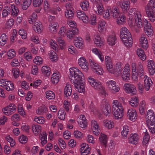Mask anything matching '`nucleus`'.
Returning a JSON list of instances; mask_svg holds the SVG:
<instances>
[{
	"mask_svg": "<svg viewBox=\"0 0 155 155\" xmlns=\"http://www.w3.org/2000/svg\"><path fill=\"white\" fill-rule=\"evenodd\" d=\"M70 77L73 78V83L76 90L79 93L84 94L85 92V86L83 80L84 76L78 68L72 67L69 69Z\"/></svg>",
	"mask_w": 155,
	"mask_h": 155,
	"instance_id": "nucleus-1",
	"label": "nucleus"
},
{
	"mask_svg": "<svg viewBox=\"0 0 155 155\" xmlns=\"http://www.w3.org/2000/svg\"><path fill=\"white\" fill-rule=\"evenodd\" d=\"M128 14L129 15L128 23L132 28L137 32H139V29L143 27V21L141 12L136 10L135 8L130 9Z\"/></svg>",
	"mask_w": 155,
	"mask_h": 155,
	"instance_id": "nucleus-2",
	"label": "nucleus"
},
{
	"mask_svg": "<svg viewBox=\"0 0 155 155\" xmlns=\"http://www.w3.org/2000/svg\"><path fill=\"white\" fill-rule=\"evenodd\" d=\"M112 107L114 119L116 120L121 119L124 116V108L122 104L118 100H114Z\"/></svg>",
	"mask_w": 155,
	"mask_h": 155,
	"instance_id": "nucleus-3",
	"label": "nucleus"
},
{
	"mask_svg": "<svg viewBox=\"0 0 155 155\" xmlns=\"http://www.w3.org/2000/svg\"><path fill=\"white\" fill-rule=\"evenodd\" d=\"M121 13L119 8L116 6H113L112 7L108 6L104 11L103 17L106 19L109 20L110 17H112L114 19H116Z\"/></svg>",
	"mask_w": 155,
	"mask_h": 155,
	"instance_id": "nucleus-4",
	"label": "nucleus"
},
{
	"mask_svg": "<svg viewBox=\"0 0 155 155\" xmlns=\"http://www.w3.org/2000/svg\"><path fill=\"white\" fill-rule=\"evenodd\" d=\"M132 78L134 81H136L138 80L139 76L141 77L144 74V71L142 64L139 63L138 66L135 62H133L131 64Z\"/></svg>",
	"mask_w": 155,
	"mask_h": 155,
	"instance_id": "nucleus-5",
	"label": "nucleus"
},
{
	"mask_svg": "<svg viewBox=\"0 0 155 155\" xmlns=\"http://www.w3.org/2000/svg\"><path fill=\"white\" fill-rule=\"evenodd\" d=\"M87 80L90 85L94 89L98 91L99 93L103 97L106 96L105 88L100 82L95 79L91 76H89L87 78Z\"/></svg>",
	"mask_w": 155,
	"mask_h": 155,
	"instance_id": "nucleus-6",
	"label": "nucleus"
},
{
	"mask_svg": "<svg viewBox=\"0 0 155 155\" xmlns=\"http://www.w3.org/2000/svg\"><path fill=\"white\" fill-rule=\"evenodd\" d=\"M146 14L149 20L152 22L155 21V1L150 0L145 7Z\"/></svg>",
	"mask_w": 155,
	"mask_h": 155,
	"instance_id": "nucleus-7",
	"label": "nucleus"
},
{
	"mask_svg": "<svg viewBox=\"0 0 155 155\" xmlns=\"http://www.w3.org/2000/svg\"><path fill=\"white\" fill-rule=\"evenodd\" d=\"M106 85L109 91L112 94H115L120 90L119 87L114 81H108L106 82Z\"/></svg>",
	"mask_w": 155,
	"mask_h": 155,
	"instance_id": "nucleus-8",
	"label": "nucleus"
},
{
	"mask_svg": "<svg viewBox=\"0 0 155 155\" xmlns=\"http://www.w3.org/2000/svg\"><path fill=\"white\" fill-rule=\"evenodd\" d=\"M144 30L146 35L151 37L153 35V28L150 22L147 19L143 20Z\"/></svg>",
	"mask_w": 155,
	"mask_h": 155,
	"instance_id": "nucleus-9",
	"label": "nucleus"
},
{
	"mask_svg": "<svg viewBox=\"0 0 155 155\" xmlns=\"http://www.w3.org/2000/svg\"><path fill=\"white\" fill-rule=\"evenodd\" d=\"M17 107L14 104L11 103L2 109V111L6 116H10L14 113L16 110Z\"/></svg>",
	"mask_w": 155,
	"mask_h": 155,
	"instance_id": "nucleus-10",
	"label": "nucleus"
},
{
	"mask_svg": "<svg viewBox=\"0 0 155 155\" xmlns=\"http://www.w3.org/2000/svg\"><path fill=\"white\" fill-rule=\"evenodd\" d=\"M124 89L125 92L128 94L136 95L137 90L135 86L130 83H125L124 85Z\"/></svg>",
	"mask_w": 155,
	"mask_h": 155,
	"instance_id": "nucleus-11",
	"label": "nucleus"
},
{
	"mask_svg": "<svg viewBox=\"0 0 155 155\" xmlns=\"http://www.w3.org/2000/svg\"><path fill=\"white\" fill-rule=\"evenodd\" d=\"M79 66L85 72H87L89 69V64L86 58L84 57H81L78 60Z\"/></svg>",
	"mask_w": 155,
	"mask_h": 155,
	"instance_id": "nucleus-12",
	"label": "nucleus"
},
{
	"mask_svg": "<svg viewBox=\"0 0 155 155\" xmlns=\"http://www.w3.org/2000/svg\"><path fill=\"white\" fill-rule=\"evenodd\" d=\"M92 71L97 74L101 75L103 74L104 71L102 68L98 64L94 61H92L90 64Z\"/></svg>",
	"mask_w": 155,
	"mask_h": 155,
	"instance_id": "nucleus-13",
	"label": "nucleus"
},
{
	"mask_svg": "<svg viewBox=\"0 0 155 155\" xmlns=\"http://www.w3.org/2000/svg\"><path fill=\"white\" fill-rule=\"evenodd\" d=\"M154 112L151 110L148 111L146 116V119L147 125L155 124V118Z\"/></svg>",
	"mask_w": 155,
	"mask_h": 155,
	"instance_id": "nucleus-14",
	"label": "nucleus"
},
{
	"mask_svg": "<svg viewBox=\"0 0 155 155\" xmlns=\"http://www.w3.org/2000/svg\"><path fill=\"white\" fill-rule=\"evenodd\" d=\"M94 41L96 46L98 48H101L104 46V39L101 37L98 33H97L94 35Z\"/></svg>",
	"mask_w": 155,
	"mask_h": 155,
	"instance_id": "nucleus-15",
	"label": "nucleus"
},
{
	"mask_svg": "<svg viewBox=\"0 0 155 155\" xmlns=\"http://www.w3.org/2000/svg\"><path fill=\"white\" fill-rule=\"evenodd\" d=\"M91 128L94 134L98 135L100 131L99 124L96 120H93L91 122Z\"/></svg>",
	"mask_w": 155,
	"mask_h": 155,
	"instance_id": "nucleus-16",
	"label": "nucleus"
},
{
	"mask_svg": "<svg viewBox=\"0 0 155 155\" xmlns=\"http://www.w3.org/2000/svg\"><path fill=\"white\" fill-rule=\"evenodd\" d=\"M117 4L124 12H127L130 8V2L129 0H123L122 2H117Z\"/></svg>",
	"mask_w": 155,
	"mask_h": 155,
	"instance_id": "nucleus-17",
	"label": "nucleus"
},
{
	"mask_svg": "<svg viewBox=\"0 0 155 155\" xmlns=\"http://www.w3.org/2000/svg\"><path fill=\"white\" fill-rule=\"evenodd\" d=\"M105 10L106 9H104V7L102 2L98 4H94L93 5V10L98 15H103Z\"/></svg>",
	"mask_w": 155,
	"mask_h": 155,
	"instance_id": "nucleus-18",
	"label": "nucleus"
},
{
	"mask_svg": "<svg viewBox=\"0 0 155 155\" xmlns=\"http://www.w3.org/2000/svg\"><path fill=\"white\" fill-rule=\"evenodd\" d=\"M107 41L108 44L110 46H113L116 43L117 38L115 34L113 32L109 34L107 36Z\"/></svg>",
	"mask_w": 155,
	"mask_h": 155,
	"instance_id": "nucleus-19",
	"label": "nucleus"
},
{
	"mask_svg": "<svg viewBox=\"0 0 155 155\" xmlns=\"http://www.w3.org/2000/svg\"><path fill=\"white\" fill-rule=\"evenodd\" d=\"M127 116L129 119L131 121H135L137 119V113L134 109L131 108L129 109L127 112Z\"/></svg>",
	"mask_w": 155,
	"mask_h": 155,
	"instance_id": "nucleus-20",
	"label": "nucleus"
},
{
	"mask_svg": "<svg viewBox=\"0 0 155 155\" xmlns=\"http://www.w3.org/2000/svg\"><path fill=\"white\" fill-rule=\"evenodd\" d=\"M139 43L142 48L147 49L148 47V42L147 39L146 35L144 34L141 35L139 38Z\"/></svg>",
	"mask_w": 155,
	"mask_h": 155,
	"instance_id": "nucleus-21",
	"label": "nucleus"
},
{
	"mask_svg": "<svg viewBox=\"0 0 155 155\" xmlns=\"http://www.w3.org/2000/svg\"><path fill=\"white\" fill-rule=\"evenodd\" d=\"M78 123L79 126L83 129H85L87 125V119L84 115L81 114L78 117Z\"/></svg>",
	"mask_w": 155,
	"mask_h": 155,
	"instance_id": "nucleus-22",
	"label": "nucleus"
},
{
	"mask_svg": "<svg viewBox=\"0 0 155 155\" xmlns=\"http://www.w3.org/2000/svg\"><path fill=\"white\" fill-rule=\"evenodd\" d=\"M80 151L81 155H88L91 150L89 145L86 143H82L80 145Z\"/></svg>",
	"mask_w": 155,
	"mask_h": 155,
	"instance_id": "nucleus-23",
	"label": "nucleus"
},
{
	"mask_svg": "<svg viewBox=\"0 0 155 155\" xmlns=\"http://www.w3.org/2000/svg\"><path fill=\"white\" fill-rule=\"evenodd\" d=\"M74 45L78 48L83 49L85 47L84 41L83 39L80 37H78L75 39Z\"/></svg>",
	"mask_w": 155,
	"mask_h": 155,
	"instance_id": "nucleus-24",
	"label": "nucleus"
},
{
	"mask_svg": "<svg viewBox=\"0 0 155 155\" xmlns=\"http://www.w3.org/2000/svg\"><path fill=\"white\" fill-rule=\"evenodd\" d=\"M102 110L104 114L107 116H109L111 113L110 105L108 103L106 102L103 104Z\"/></svg>",
	"mask_w": 155,
	"mask_h": 155,
	"instance_id": "nucleus-25",
	"label": "nucleus"
},
{
	"mask_svg": "<svg viewBox=\"0 0 155 155\" xmlns=\"http://www.w3.org/2000/svg\"><path fill=\"white\" fill-rule=\"evenodd\" d=\"M147 62V68L150 74L153 75L155 74V63L152 60H148Z\"/></svg>",
	"mask_w": 155,
	"mask_h": 155,
	"instance_id": "nucleus-26",
	"label": "nucleus"
},
{
	"mask_svg": "<svg viewBox=\"0 0 155 155\" xmlns=\"http://www.w3.org/2000/svg\"><path fill=\"white\" fill-rule=\"evenodd\" d=\"M123 64L121 62L117 63L115 65L114 74H115L117 76L121 75L122 74Z\"/></svg>",
	"mask_w": 155,
	"mask_h": 155,
	"instance_id": "nucleus-27",
	"label": "nucleus"
},
{
	"mask_svg": "<svg viewBox=\"0 0 155 155\" xmlns=\"http://www.w3.org/2000/svg\"><path fill=\"white\" fill-rule=\"evenodd\" d=\"M77 16L80 19L82 20L85 24H88V17L83 11L78 10L77 11Z\"/></svg>",
	"mask_w": 155,
	"mask_h": 155,
	"instance_id": "nucleus-28",
	"label": "nucleus"
},
{
	"mask_svg": "<svg viewBox=\"0 0 155 155\" xmlns=\"http://www.w3.org/2000/svg\"><path fill=\"white\" fill-rule=\"evenodd\" d=\"M130 36H131V34L126 27H123L121 28L120 29V36L121 39Z\"/></svg>",
	"mask_w": 155,
	"mask_h": 155,
	"instance_id": "nucleus-29",
	"label": "nucleus"
},
{
	"mask_svg": "<svg viewBox=\"0 0 155 155\" xmlns=\"http://www.w3.org/2000/svg\"><path fill=\"white\" fill-rule=\"evenodd\" d=\"M139 140L138 135L136 134H131L128 139L129 143L133 145L138 143Z\"/></svg>",
	"mask_w": 155,
	"mask_h": 155,
	"instance_id": "nucleus-30",
	"label": "nucleus"
},
{
	"mask_svg": "<svg viewBox=\"0 0 155 155\" xmlns=\"http://www.w3.org/2000/svg\"><path fill=\"white\" fill-rule=\"evenodd\" d=\"M144 85L145 88L147 91H148L152 86L153 82L151 78L148 77L147 75L144 76Z\"/></svg>",
	"mask_w": 155,
	"mask_h": 155,
	"instance_id": "nucleus-31",
	"label": "nucleus"
},
{
	"mask_svg": "<svg viewBox=\"0 0 155 155\" xmlns=\"http://www.w3.org/2000/svg\"><path fill=\"white\" fill-rule=\"evenodd\" d=\"M33 29L36 32L40 34L43 30V27L41 23L38 21H35L34 22Z\"/></svg>",
	"mask_w": 155,
	"mask_h": 155,
	"instance_id": "nucleus-32",
	"label": "nucleus"
},
{
	"mask_svg": "<svg viewBox=\"0 0 155 155\" xmlns=\"http://www.w3.org/2000/svg\"><path fill=\"white\" fill-rule=\"evenodd\" d=\"M59 27V25L57 22H53L50 24L48 26L49 32L53 34H55Z\"/></svg>",
	"mask_w": 155,
	"mask_h": 155,
	"instance_id": "nucleus-33",
	"label": "nucleus"
},
{
	"mask_svg": "<svg viewBox=\"0 0 155 155\" xmlns=\"http://www.w3.org/2000/svg\"><path fill=\"white\" fill-rule=\"evenodd\" d=\"M116 22L119 25H121L126 21V15L122 13L116 18Z\"/></svg>",
	"mask_w": 155,
	"mask_h": 155,
	"instance_id": "nucleus-34",
	"label": "nucleus"
},
{
	"mask_svg": "<svg viewBox=\"0 0 155 155\" xmlns=\"http://www.w3.org/2000/svg\"><path fill=\"white\" fill-rule=\"evenodd\" d=\"M103 124L106 128L109 130L112 129L114 126V121L108 119L104 120Z\"/></svg>",
	"mask_w": 155,
	"mask_h": 155,
	"instance_id": "nucleus-35",
	"label": "nucleus"
},
{
	"mask_svg": "<svg viewBox=\"0 0 155 155\" xmlns=\"http://www.w3.org/2000/svg\"><path fill=\"white\" fill-rule=\"evenodd\" d=\"M106 23L105 21L103 20H100L99 21L97 26V28L98 31L100 33H102L104 32L106 30Z\"/></svg>",
	"mask_w": 155,
	"mask_h": 155,
	"instance_id": "nucleus-36",
	"label": "nucleus"
},
{
	"mask_svg": "<svg viewBox=\"0 0 155 155\" xmlns=\"http://www.w3.org/2000/svg\"><path fill=\"white\" fill-rule=\"evenodd\" d=\"M125 46L128 48L131 47L133 44V41L131 36L121 39Z\"/></svg>",
	"mask_w": 155,
	"mask_h": 155,
	"instance_id": "nucleus-37",
	"label": "nucleus"
},
{
	"mask_svg": "<svg viewBox=\"0 0 155 155\" xmlns=\"http://www.w3.org/2000/svg\"><path fill=\"white\" fill-rule=\"evenodd\" d=\"M139 103V99L137 97H132L128 101L129 104L133 107H137Z\"/></svg>",
	"mask_w": 155,
	"mask_h": 155,
	"instance_id": "nucleus-38",
	"label": "nucleus"
},
{
	"mask_svg": "<svg viewBox=\"0 0 155 155\" xmlns=\"http://www.w3.org/2000/svg\"><path fill=\"white\" fill-rule=\"evenodd\" d=\"M61 78L60 74L57 72L54 73L51 76V80L52 83L54 84H57Z\"/></svg>",
	"mask_w": 155,
	"mask_h": 155,
	"instance_id": "nucleus-39",
	"label": "nucleus"
},
{
	"mask_svg": "<svg viewBox=\"0 0 155 155\" xmlns=\"http://www.w3.org/2000/svg\"><path fill=\"white\" fill-rule=\"evenodd\" d=\"M72 89L71 86L68 83L66 84L64 89V93L66 97H68L71 94Z\"/></svg>",
	"mask_w": 155,
	"mask_h": 155,
	"instance_id": "nucleus-40",
	"label": "nucleus"
},
{
	"mask_svg": "<svg viewBox=\"0 0 155 155\" xmlns=\"http://www.w3.org/2000/svg\"><path fill=\"white\" fill-rule=\"evenodd\" d=\"M59 47L61 49L63 50L65 49L66 47L67 44L65 41L61 37H58L56 39Z\"/></svg>",
	"mask_w": 155,
	"mask_h": 155,
	"instance_id": "nucleus-41",
	"label": "nucleus"
},
{
	"mask_svg": "<svg viewBox=\"0 0 155 155\" xmlns=\"http://www.w3.org/2000/svg\"><path fill=\"white\" fill-rule=\"evenodd\" d=\"M80 5L82 10L87 11L89 7V2L86 0H82L80 3Z\"/></svg>",
	"mask_w": 155,
	"mask_h": 155,
	"instance_id": "nucleus-42",
	"label": "nucleus"
},
{
	"mask_svg": "<svg viewBox=\"0 0 155 155\" xmlns=\"http://www.w3.org/2000/svg\"><path fill=\"white\" fill-rule=\"evenodd\" d=\"M136 52L137 55L142 61L145 60L146 56L143 50L141 48H138L136 51Z\"/></svg>",
	"mask_w": 155,
	"mask_h": 155,
	"instance_id": "nucleus-43",
	"label": "nucleus"
},
{
	"mask_svg": "<svg viewBox=\"0 0 155 155\" xmlns=\"http://www.w3.org/2000/svg\"><path fill=\"white\" fill-rule=\"evenodd\" d=\"M48 109L47 107L45 106H41L36 110V113L39 115H42L47 112Z\"/></svg>",
	"mask_w": 155,
	"mask_h": 155,
	"instance_id": "nucleus-44",
	"label": "nucleus"
},
{
	"mask_svg": "<svg viewBox=\"0 0 155 155\" xmlns=\"http://www.w3.org/2000/svg\"><path fill=\"white\" fill-rule=\"evenodd\" d=\"M88 24L89 23L91 25L95 26L97 24V16L95 15L92 14L91 15L89 18H88Z\"/></svg>",
	"mask_w": 155,
	"mask_h": 155,
	"instance_id": "nucleus-45",
	"label": "nucleus"
},
{
	"mask_svg": "<svg viewBox=\"0 0 155 155\" xmlns=\"http://www.w3.org/2000/svg\"><path fill=\"white\" fill-rule=\"evenodd\" d=\"M123 130L121 132L122 137L123 139L127 138L130 130L129 127L126 125L123 126Z\"/></svg>",
	"mask_w": 155,
	"mask_h": 155,
	"instance_id": "nucleus-46",
	"label": "nucleus"
},
{
	"mask_svg": "<svg viewBox=\"0 0 155 155\" xmlns=\"http://www.w3.org/2000/svg\"><path fill=\"white\" fill-rule=\"evenodd\" d=\"M150 136L146 130L144 136L143 138L142 143L143 146H147L150 139Z\"/></svg>",
	"mask_w": 155,
	"mask_h": 155,
	"instance_id": "nucleus-47",
	"label": "nucleus"
},
{
	"mask_svg": "<svg viewBox=\"0 0 155 155\" xmlns=\"http://www.w3.org/2000/svg\"><path fill=\"white\" fill-rule=\"evenodd\" d=\"M11 7L12 10L11 15L13 17H16L19 12L18 8L14 4H12Z\"/></svg>",
	"mask_w": 155,
	"mask_h": 155,
	"instance_id": "nucleus-48",
	"label": "nucleus"
},
{
	"mask_svg": "<svg viewBox=\"0 0 155 155\" xmlns=\"http://www.w3.org/2000/svg\"><path fill=\"white\" fill-rule=\"evenodd\" d=\"M32 131L35 135H37L40 134L41 127L38 125H34L32 127Z\"/></svg>",
	"mask_w": 155,
	"mask_h": 155,
	"instance_id": "nucleus-49",
	"label": "nucleus"
},
{
	"mask_svg": "<svg viewBox=\"0 0 155 155\" xmlns=\"http://www.w3.org/2000/svg\"><path fill=\"white\" fill-rule=\"evenodd\" d=\"M8 37L5 34H2L0 37V45L4 46L7 42Z\"/></svg>",
	"mask_w": 155,
	"mask_h": 155,
	"instance_id": "nucleus-50",
	"label": "nucleus"
},
{
	"mask_svg": "<svg viewBox=\"0 0 155 155\" xmlns=\"http://www.w3.org/2000/svg\"><path fill=\"white\" fill-rule=\"evenodd\" d=\"M146 109V103L145 101H143L140 103L139 110L140 113L142 114H144Z\"/></svg>",
	"mask_w": 155,
	"mask_h": 155,
	"instance_id": "nucleus-51",
	"label": "nucleus"
},
{
	"mask_svg": "<svg viewBox=\"0 0 155 155\" xmlns=\"http://www.w3.org/2000/svg\"><path fill=\"white\" fill-rule=\"evenodd\" d=\"M67 50L68 53L72 55H75L77 53V51L76 49L73 45L68 46V47Z\"/></svg>",
	"mask_w": 155,
	"mask_h": 155,
	"instance_id": "nucleus-52",
	"label": "nucleus"
},
{
	"mask_svg": "<svg viewBox=\"0 0 155 155\" xmlns=\"http://www.w3.org/2000/svg\"><path fill=\"white\" fill-rule=\"evenodd\" d=\"M51 61H56L58 60V57L56 53L53 51H51L49 54Z\"/></svg>",
	"mask_w": 155,
	"mask_h": 155,
	"instance_id": "nucleus-53",
	"label": "nucleus"
},
{
	"mask_svg": "<svg viewBox=\"0 0 155 155\" xmlns=\"http://www.w3.org/2000/svg\"><path fill=\"white\" fill-rule=\"evenodd\" d=\"M68 29L65 26H63L60 28L58 32V34L61 36L64 37L65 36L67 31Z\"/></svg>",
	"mask_w": 155,
	"mask_h": 155,
	"instance_id": "nucleus-54",
	"label": "nucleus"
},
{
	"mask_svg": "<svg viewBox=\"0 0 155 155\" xmlns=\"http://www.w3.org/2000/svg\"><path fill=\"white\" fill-rule=\"evenodd\" d=\"M16 51L13 49L9 50L7 52V55L9 59H11L16 56Z\"/></svg>",
	"mask_w": 155,
	"mask_h": 155,
	"instance_id": "nucleus-55",
	"label": "nucleus"
},
{
	"mask_svg": "<svg viewBox=\"0 0 155 155\" xmlns=\"http://www.w3.org/2000/svg\"><path fill=\"white\" fill-rule=\"evenodd\" d=\"M46 97L48 100L54 99L55 97V95L52 91H49L45 92Z\"/></svg>",
	"mask_w": 155,
	"mask_h": 155,
	"instance_id": "nucleus-56",
	"label": "nucleus"
},
{
	"mask_svg": "<svg viewBox=\"0 0 155 155\" xmlns=\"http://www.w3.org/2000/svg\"><path fill=\"white\" fill-rule=\"evenodd\" d=\"M10 12L11 9L9 7L6 6L5 7L2 13L3 18L6 17L10 14Z\"/></svg>",
	"mask_w": 155,
	"mask_h": 155,
	"instance_id": "nucleus-57",
	"label": "nucleus"
},
{
	"mask_svg": "<svg viewBox=\"0 0 155 155\" xmlns=\"http://www.w3.org/2000/svg\"><path fill=\"white\" fill-rule=\"evenodd\" d=\"M99 140L100 142L103 144L106 145L107 142V137L105 134L101 133L99 137Z\"/></svg>",
	"mask_w": 155,
	"mask_h": 155,
	"instance_id": "nucleus-58",
	"label": "nucleus"
},
{
	"mask_svg": "<svg viewBox=\"0 0 155 155\" xmlns=\"http://www.w3.org/2000/svg\"><path fill=\"white\" fill-rule=\"evenodd\" d=\"M7 91H12L14 89V86L13 83L10 81H8L6 83L5 87H4Z\"/></svg>",
	"mask_w": 155,
	"mask_h": 155,
	"instance_id": "nucleus-59",
	"label": "nucleus"
},
{
	"mask_svg": "<svg viewBox=\"0 0 155 155\" xmlns=\"http://www.w3.org/2000/svg\"><path fill=\"white\" fill-rule=\"evenodd\" d=\"M41 71L42 73L48 76L50 74V68L47 66H44L42 67Z\"/></svg>",
	"mask_w": 155,
	"mask_h": 155,
	"instance_id": "nucleus-60",
	"label": "nucleus"
},
{
	"mask_svg": "<svg viewBox=\"0 0 155 155\" xmlns=\"http://www.w3.org/2000/svg\"><path fill=\"white\" fill-rule=\"evenodd\" d=\"M66 114V113L63 109H60L58 111V117L61 120H64Z\"/></svg>",
	"mask_w": 155,
	"mask_h": 155,
	"instance_id": "nucleus-61",
	"label": "nucleus"
},
{
	"mask_svg": "<svg viewBox=\"0 0 155 155\" xmlns=\"http://www.w3.org/2000/svg\"><path fill=\"white\" fill-rule=\"evenodd\" d=\"M41 143L42 146H44L47 143V135L45 133H43L41 135L40 137Z\"/></svg>",
	"mask_w": 155,
	"mask_h": 155,
	"instance_id": "nucleus-62",
	"label": "nucleus"
},
{
	"mask_svg": "<svg viewBox=\"0 0 155 155\" xmlns=\"http://www.w3.org/2000/svg\"><path fill=\"white\" fill-rule=\"evenodd\" d=\"M32 0H24L23 4L22 9H27L31 4Z\"/></svg>",
	"mask_w": 155,
	"mask_h": 155,
	"instance_id": "nucleus-63",
	"label": "nucleus"
},
{
	"mask_svg": "<svg viewBox=\"0 0 155 155\" xmlns=\"http://www.w3.org/2000/svg\"><path fill=\"white\" fill-rule=\"evenodd\" d=\"M51 48L56 51L58 49V44L56 41L52 39L49 42Z\"/></svg>",
	"mask_w": 155,
	"mask_h": 155,
	"instance_id": "nucleus-64",
	"label": "nucleus"
}]
</instances>
